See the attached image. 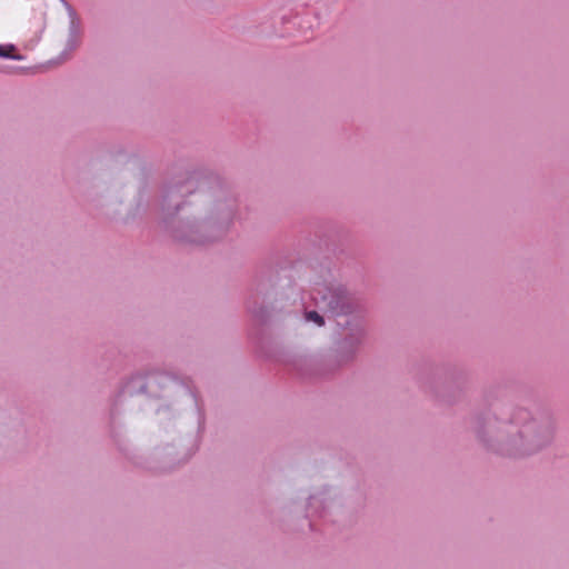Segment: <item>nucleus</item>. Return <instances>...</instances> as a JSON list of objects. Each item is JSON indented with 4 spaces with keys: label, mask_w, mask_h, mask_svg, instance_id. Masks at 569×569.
I'll list each match as a JSON object with an SVG mask.
<instances>
[{
    "label": "nucleus",
    "mask_w": 569,
    "mask_h": 569,
    "mask_svg": "<svg viewBox=\"0 0 569 569\" xmlns=\"http://www.w3.org/2000/svg\"><path fill=\"white\" fill-rule=\"evenodd\" d=\"M0 58L21 59L19 54H16V47L13 44H0Z\"/></svg>",
    "instance_id": "obj_1"
},
{
    "label": "nucleus",
    "mask_w": 569,
    "mask_h": 569,
    "mask_svg": "<svg viewBox=\"0 0 569 569\" xmlns=\"http://www.w3.org/2000/svg\"><path fill=\"white\" fill-rule=\"evenodd\" d=\"M306 319L308 321H313L316 322L318 326H323L325 321H323V318L316 311H309L306 313Z\"/></svg>",
    "instance_id": "obj_2"
},
{
    "label": "nucleus",
    "mask_w": 569,
    "mask_h": 569,
    "mask_svg": "<svg viewBox=\"0 0 569 569\" xmlns=\"http://www.w3.org/2000/svg\"><path fill=\"white\" fill-rule=\"evenodd\" d=\"M340 303V298L338 297H335L333 295L331 296V300L328 302V306L330 307V309L332 310V312L339 315L340 312H337V306Z\"/></svg>",
    "instance_id": "obj_3"
}]
</instances>
